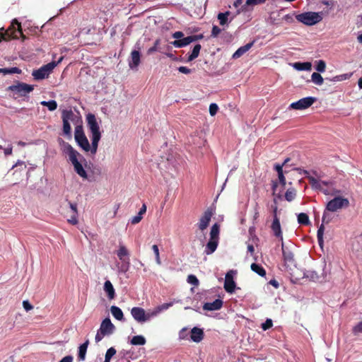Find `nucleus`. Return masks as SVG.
Wrapping results in <instances>:
<instances>
[{
	"instance_id": "49",
	"label": "nucleus",
	"mask_w": 362,
	"mask_h": 362,
	"mask_svg": "<svg viewBox=\"0 0 362 362\" xmlns=\"http://www.w3.org/2000/svg\"><path fill=\"white\" fill-rule=\"evenodd\" d=\"M116 349L114 347H110L107 350L105 358L110 360L111 358L116 354Z\"/></svg>"
},
{
	"instance_id": "7",
	"label": "nucleus",
	"mask_w": 362,
	"mask_h": 362,
	"mask_svg": "<svg viewBox=\"0 0 362 362\" xmlns=\"http://www.w3.org/2000/svg\"><path fill=\"white\" fill-rule=\"evenodd\" d=\"M298 21L306 25H313L320 22L322 19V16L316 12H305L298 14L296 16Z\"/></svg>"
},
{
	"instance_id": "26",
	"label": "nucleus",
	"mask_w": 362,
	"mask_h": 362,
	"mask_svg": "<svg viewBox=\"0 0 362 362\" xmlns=\"http://www.w3.org/2000/svg\"><path fill=\"white\" fill-rule=\"evenodd\" d=\"M32 75L36 80H42L49 76L48 74L42 66L37 70L33 71Z\"/></svg>"
},
{
	"instance_id": "14",
	"label": "nucleus",
	"mask_w": 362,
	"mask_h": 362,
	"mask_svg": "<svg viewBox=\"0 0 362 362\" xmlns=\"http://www.w3.org/2000/svg\"><path fill=\"white\" fill-rule=\"evenodd\" d=\"M213 216V211L211 209H207L200 217L197 226L201 231L207 228Z\"/></svg>"
},
{
	"instance_id": "11",
	"label": "nucleus",
	"mask_w": 362,
	"mask_h": 362,
	"mask_svg": "<svg viewBox=\"0 0 362 362\" xmlns=\"http://www.w3.org/2000/svg\"><path fill=\"white\" fill-rule=\"evenodd\" d=\"M74 137L78 145L85 151H91L92 146H90L89 141L86 136L81 126H77L75 128Z\"/></svg>"
},
{
	"instance_id": "61",
	"label": "nucleus",
	"mask_w": 362,
	"mask_h": 362,
	"mask_svg": "<svg viewBox=\"0 0 362 362\" xmlns=\"http://www.w3.org/2000/svg\"><path fill=\"white\" fill-rule=\"evenodd\" d=\"M274 206H272V207L273 209V216H274V218H279L277 216V209H278V208H277V206H276V200L274 199Z\"/></svg>"
},
{
	"instance_id": "40",
	"label": "nucleus",
	"mask_w": 362,
	"mask_h": 362,
	"mask_svg": "<svg viewBox=\"0 0 362 362\" xmlns=\"http://www.w3.org/2000/svg\"><path fill=\"white\" fill-rule=\"evenodd\" d=\"M229 14V11H226V13H219L218 14V19L219 20L220 24L221 25H224L227 23L228 16Z\"/></svg>"
},
{
	"instance_id": "33",
	"label": "nucleus",
	"mask_w": 362,
	"mask_h": 362,
	"mask_svg": "<svg viewBox=\"0 0 362 362\" xmlns=\"http://www.w3.org/2000/svg\"><path fill=\"white\" fill-rule=\"evenodd\" d=\"M282 252H283V257L285 262L286 263H293L294 262V255L293 254L289 251V250H285L284 249V246H282Z\"/></svg>"
},
{
	"instance_id": "27",
	"label": "nucleus",
	"mask_w": 362,
	"mask_h": 362,
	"mask_svg": "<svg viewBox=\"0 0 362 362\" xmlns=\"http://www.w3.org/2000/svg\"><path fill=\"white\" fill-rule=\"evenodd\" d=\"M293 67L298 71H310L312 69V64L310 62H296Z\"/></svg>"
},
{
	"instance_id": "54",
	"label": "nucleus",
	"mask_w": 362,
	"mask_h": 362,
	"mask_svg": "<svg viewBox=\"0 0 362 362\" xmlns=\"http://www.w3.org/2000/svg\"><path fill=\"white\" fill-rule=\"evenodd\" d=\"M23 306L26 311L31 310L33 308V306L29 303L28 300H23Z\"/></svg>"
},
{
	"instance_id": "44",
	"label": "nucleus",
	"mask_w": 362,
	"mask_h": 362,
	"mask_svg": "<svg viewBox=\"0 0 362 362\" xmlns=\"http://www.w3.org/2000/svg\"><path fill=\"white\" fill-rule=\"evenodd\" d=\"M352 332L354 335H358V334L362 333V320L352 328Z\"/></svg>"
},
{
	"instance_id": "48",
	"label": "nucleus",
	"mask_w": 362,
	"mask_h": 362,
	"mask_svg": "<svg viewBox=\"0 0 362 362\" xmlns=\"http://www.w3.org/2000/svg\"><path fill=\"white\" fill-rule=\"evenodd\" d=\"M267 0H246V5L247 6H255L258 4H264Z\"/></svg>"
},
{
	"instance_id": "3",
	"label": "nucleus",
	"mask_w": 362,
	"mask_h": 362,
	"mask_svg": "<svg viewBox=\"0 0 362 362\" xmlns=\"http://www.w3.org/2000/svg\"><path fill=\"white\" fill-rule=\"evenodd\" d=\"M308 179L313 189L321 191L325 195L333 196L341 193L340 190L332 187L333 186L332 181L320 180L313 176H308Z\"/></svg>"
},
{
	"instance_id": "34",
	"label": "nucleus",
	"mask_w": 362,
	"mask_h": 362,
	"mask_svg": "<svg viewBox=\"0 0 362 362\" xmlns=\"http://www.w3.org/2000/svg\"><path fill=\"white\" fill-rule=\"evenodd\" d=\"M298 222L304 226H308L310 223L309 217L305 213H300L298 215Z\"/></svg>"
},
{
	"instance_id": "52",
	"label": "nucleus",
	"mask_w": 362,
	"mask_h": 362,
	"mask_svg": "<svg viewBox=\"0 0 362 362\" xmlns=\"http://www.w3.org/2000/svg\"><path fill=\"white\" fill-rule=\"evenodd\" d=\"M346 78H347L346 74H344V75L336 76L332 79L329 78H326L325 79L329 80V81H339L345 80Z\"/></svg>"
},
{
	"instance_id": "21",
	"label": "nucleus",
	"mask_w": 362,
	"mask_h": 362,
	"mask_svg": "<svg viewBox=\"0 0 362 362\" xmlns=\"http://www.w3.org/2000/svg\"><path fill=\"white\" fill-rule=\"evenodd\" d=\"M194 42V39L192 38L191 35L186 37H183L180 40H176L171 42L175 47H183Z\"/></svg>"
},
{
	"instance_id": "22",
	"label": "nucleus",
	"mask_w": 362,
	"mask_h": 362,
	"mask_svg": "<svg viewBox=\"0 0 362 362\" xmlns=\"http://www.w3.org/2000/svg\"><path fill=\"white\" fill-rule=\"evenodd\" d=\"M218 240L216 239H209V241L207 243L206 245V248L204 252L206 255H211L214 252L218 247Z\"/></svg>"
},
{
	"instance_id": "53",
	"label": "nucleus",
	"mask_w": 362,
	"mask_h": 362,
	"mask_svg": "<svg viewBox=\"0 0 362 362\" xmlns=\"http://www.w3.org/2000/svg\"><path fill=\"white\" fill-rule=\"evenodd\" d=\"M173 303H163L158 307L157 309L159 311V313H161L162 311L168 309L170 306H172Z\"/></svg>"
},
{
	"instance_id": "28",
	"label": "nucleus",
	"mask_w": 362,
	"mask_h": 362,
	"mask_svg": "<svg viewBox=\"0 0 362 362\" xmlns=\"http://www.w3.org/2000/svg\"><path fill=\"white\" fill-rule=\"evenodd\" d=\"M250 268L252 272L257 274L260 276L264 277L266 276V270L262 265L256 263H252L250 266Z\"/></svg>"
},
{
	"instance_id": "59",
	"label": "nucleus",
	"mask_w": 362,
	"mask_h": 362,
	"mask_svg": "<svg viewBox=\"0 0 362 362\" xmlns=\"http://www.w3.org/2000/svg\"><path fill=\"white\" fill-rule=\"evenodd\" d=\"M183 36L184 33L181 31H177L173 34V37L177 40H180Z\"/></svg>"
},
{
	"instance_id": "8",
	"label": "nucleus",
	"mask_w": 362,
	"mask_h": 362,
	"mask_svg": "<svg viewBox=\"0 0 362 362\" xmlns=\"http://www.w3.org/2000/svg\"><path fill=\"white\" fill-rule=\"evenodd\" d=\"M115 329V325L112 323L110 318H105L100 324L99 330L98 331L95 339L96 342L101 341L105 336L110 335Z\"/></svg>"
},
{
	"instance_id": "64",
	"label": "nucleus",
	"mask_w": 362,
	"mask_h": 362,
	"mask_svg": "<svg viewBox=\"0 0 362 362\" xmlns=\"http://www.w3.org/2000/svg\"><path fill=\"white\" fill-rule=\"evenodd\" d=\"M73 357L71 356H66L64 357L59 362H72Z\"/></svg>"
},
{
	"instance_id": "13",
	"label": "nucleus",
	"mask_w": 362,
	"mask_h": 362,
	"mask_svg": "<svg viewBox=\"0 0 362 362\" xmlns=\"http://www.w3.org/2000/svg\"><path fill=\"white\" fill-rule=\"evenodd\" d=\"M315 101L316 98L314 97L303 98L296 102L292 103L290 105V108L293 110H304L310 107Z\"/></svg>"
},
{
	"instance_id": "58",
	"label": "nucleus",
	"mask_w": 362,
	"mask_h": 362,
	"mask_svg": "<svg viewBox=\"0 0 362 362\" xmlns=\"http://www.w3.org/2000/svg\"><path fill=\"white\" fill-rule=\"evenodd\" d=\"M284 166V164H275L274 165V169L278 173V175L281 173H283V167Z\"/></svg>"
},
{
	"instance_id": "36",
	"label": "nucleus",
	"mask_w": 362,
	"mask_h": 362,
	"mask_svg": "<svg viewBox=\"0 0 362 362\" xmlns=\"http://www.w3.org/2000/svg\"><path fill=\"white\" fill-rule=\"evenodd\" d=\"M311 80L315 84L318 86H321L324 82L322 76L317 72L313 73L311 75Z\"/></svg>"
},
{
	"instance_id": "45",
	"label": "nucleus",
	"mask_w": 362,
	"mask_h": 362,
	"mask_svg": "<svg viewBox=\"0 0 362 362\" xmlns=\"http://www.w3.org/2000/svg\"><path fill=\"white\" fill-rule=\"evenodd\" d=\"M152 250L155 254V256H156V262L158 264H161V261H160V255H159V249H158V245H153L152 246Z\"/></svg>"
},
{
	"instance_id": "23",
	"label": "nucleus",
	"mask_w": 362,
	"mask_h": 362,
	"mask_svg": "<svg viewBox=\"0 0 362 362\" xmlns=\"http://www.w3.org/2000/svg\"><path fill=\"white\" fill-rule=\"evenodd\" d=\"M104 291L107 293V296L110 300L114 299L115 297V288L110 282V281L107 280L104 284Z\"/></svg>"
},
{
	"instance_id": "15",
	"label": "nucleus",
	"mask_w": 362,
	"mask_h": 362,
	"mask_svg": "<svg viewBox=\"0 0 362 362\" xmlns=\"http://www.w3.org/2000/svg\"><path fill=\"white\" fill-rule=\"evenodd\" d=\"M141 62V54L138 50H132L129 59V66L131 69H136Z\"/></svg>"
},
{
	"instance_id": "31",
	"label": "nucleus",
	"mask_w": 362,
	"mask_h": 362,
	"mask_svg": "<svg viewBox=\"0 0 362 362\" xmlns=\"http://www.w3.org/2000/svg\"><path fill=\"white\" fill-rule=\"evenodd\" d=\"M201 48L202 46L199 44H197L196 45H194L192 51V53L189 55L187 58V62H192L196 58H197L199 54Z\"/></svg>"
},
{
	"instance_id": "5",
	"label": "nucleus",
	"mask_w": 362,
	"mask_h": 362,
	"mask_svg": "<svg viewBox=\"0 0 362 362\" xmlns=\"http://www.w3.org/2000/svg\"><path fill=\"white\" fill-rule=\"evenodd\" d=\"M66 202L60 206L61 214L66 218L68 223L76 225L78 222L77 204L72 203L68 199H66Z\"/></svg>"
},
{
	"instance_id": "24",
	"label": "nucleus",
	"mask_w": 362,
	"mask_h": 362,
	"mask_svg": "<svg viewBox=\"0 0 362 362\" xmlns=\"http://www.w3.org/2000/svg\"><path fill=\"white\" fill-rule=\"evenodd\" d=\"M253 45V42H249L245 45L240 47L238 48L233 54V59H238L243 55L246 52H247Z\"/></svg>"
},
{
	"instance_id": "6",
	"label": "nucleus",
	"mask_w": 362,
	"mask_h": 362,
	"mask_svg": "<svg viewBox=\"0 0 362 362\" xmlns=\"http://www.w3.org/2000/svg\"><path fill=\"white\" fill-rule=\"evenodd\" d=\"M34 90V86L30 85L23 82L16 81L14 84L9 86L7 91H11L13 93V96L16 98L27 97Z\"/></svg>"
},
{
	"instance_id": "39",
	"label": "nucleus",
	"mask_w": 362,
	"mask_h": 362,
	"mask_svg": "<svg viewBox=\"0 0 362 362\" xmlns=\"http://www.w3.org/2000/svg\"><path fill=\"white\" fill-rule=\"evenodd\" d=\"M325 227L323 223L320 225L317 232V241L319 245L322 247L323 244V234H324Z\"/></svg>"
},
{
	"instance_id": "43",
	"label": "nucleus",
	"mask_w": 362,
	"mask_h": 362,
	"mask_svg": "<svg viewBox=\"0 0 362 362\" xmlns=\"http://www.w3.org/2000/svg\"><path fill=\"white\" fill-rule=\"evenodd\" d=\"M326 69V63L323 60H319L317 62L316 70L319 72H324Z\"/></svg>"
},
{
	"instance_id": "9",
	"label": "nucleus",
	"mask_w": 362,
	"mask_h": 362,
	"mask_svg": "<svg viewBox=\"0 0 362 362\" xmlns=\"http://www.w3.org/2000/svg\"><path fill=\"white\" fill-rule=\"evenodd\" d=\"M349 206V201L347 198L338 196L327 202L326 210L330 212H336L339 209L347 208Z\"/></svg>"
},
{
	"instance_id": "25",
	"label": "nucleus",
	"mask_w": 362,
	"mask_h": 362,
	"mask_svg": "<svg viewBox=\"0 0 362 362\" xmlns=\"http://www.w3.org/2000/svg\"><path fill=\"white\" fill-rule=\"evenodd\" d=\"M88 344H89V340L87 339L83 344H82L79 346L78 353V361H84L85 360Z\"/></svg>"
},
{
	"instance_id": "50",
	"label": "nucleus",
	"mask_w": 362,
	"mask_h": 362,
	"mask_svg": "<svg viewBox=\"0 0 362 362\" xmlns=\"http://www.w3.org/2000/svg\"><path fill=\"white\" fill-rule=\"evenodd\" d=\"M218 110V107L216 103H211L209 106V112L211 116H214L216 114Z\"/></svg>"
},
{
	"instance_id": "2",
	"label": "nucleus",
	"mask_w": 362,
	"mask_h": 362,
	"mask_svg": "<svg viewBox=\"0 0 362 362\" xmlns=\"http://www.w3.org/2000/svg\"><path fill=\"white\" fill-rule=\"evenodd\" d=\"M87 126L91 133L92 148L91 153L95 154L97 152L99 141L101 138L100 127L97 122L95 115L89 113L86 116Z\"/></svg>"
},
{
	"instance_id": "12",
	"label": "nucleus",
	"mask_w": 362,
	"mask_h": 362,
	"mask_svg": "<svg viewBox=\"0 0 362 362\" xmlns=\"http://www.w3.org/2000/svg\"><path fill=\"white\" fill-rule=\"evenodd\" d=\"M74 114L72 110H64L62 112V121H63V132L69 138L71 137V128L69 124V120H73Z\"/></svg>"
},
{
	"instance_id": "37",
	"label": "nucleus",
	"mask_w": 362,
	"mask_h": 362,
	"mask_svg": "<svg viewBox=\"0 0 362 362\" xmlns=\"http://www.w3.org/2000/svg\"><path fill=\"white\" fill-rule=\"evenodd\" d=\"M40 104L42 105V106H45L48 108L49 110L50 111H54L57 109V103L55 100H49V101H42L40 103Z\"/></svg>"
},
{
	"instance_id": "51",
	"label": "nucleus",
	"mask_w": 362,
	"mask_h": 362,
	"mask_svg": "<svg viewBox=\"0 0 362 362\" xmlns=\"http://www.w3.org/2000/svg\"><path fill=\"white\" fill-rule=\"evenodd\" d=\"M221 28H219L217 25H214L212 27L211 36L213 37H216L221 33Z\"/></svg>"
},
{
	"instance_id": "63",
	"label": "nucleus",
	"mask_w": 362,
	"mask_h": 362,
	"mask_svg": "<svg viewBox=\"0 0 362 362\" xmlns=\"http://www.w3.org/2000/svg\"><path fill=\"white\" fill-rule=\"evenodd\" d=\"M146 211V206L145 204H144L141 206V208L140 209L138 214L140 215L141 216H142Z\"/></svg>"
},
{
	"instance_id": "18",
	"label": "nucleus",
	"mask_w": 362,
	"mask_h": 362,
	"mask_svg": "<svg viewBox=\"0 0 362 362\" xmlns=\"http://www.w3.org/2000/svg\"><path fill=\"white\" fill-rule=\"evenodd\" d=\"M235 288V283L233 281V276L228 272L226 275L225 282H224V289L228 293H233Z\"/></svg>"
},
{
	"instance_id": "47",
	"label": "nucleus",
	"mask_w": 362,
	"mask_h": 362,
	"mask_svg": "<svg viewBox=\"0 0 362 362\" xmlns=\"http://www.w3.org/2000/svg\"><path fill=\"white\" fill-rule=\"evenodd\" d=\"M273 326V322L271 319H267L266 321L262 324V328L266 331Z\"/></svg>"
},
{
	"instance_id": "62",
	"label": "nucleus",
	"mask_w": 362,
	"mask_h": 362,
	"mask_svg": "<svg viewBox=\"0 0 362 362\" xmlns=\"http://www.w3.org/2000/svg\"><path fill=\"white\" fill-rule=\"evenodd\" d=\"M4 149V154L6 156H10L12 154V151H13V148L12 146H8L6 148H3Z\"/></svg>"
},
{
	"instance_id": "42",
	"label": "nucleus",
	"mask_w": 362,
	"mask_h": 362,
	"mask_svg": "<svg viewBox=\"0 0 362 362\" xmlns=\"http://www.w3.org/2000/svg\"><path fill=\"white\" fill-rule=\"evenodd\" d=\"M160 44V39H157L155 42H154V45L153 47H150L148 50H147V54H153V52H157L159 50L158 49V47Z\"/></svg>"
},
{
	"instance_id": "41",
	"label": "nucleus",
	"mask_w": 362,
	"mask_h": 362,
	"mask_svg": "<svg viewBox=\"0 0 362 362\" xmlns=\"http://www.w3.org/2000/svg\"><path fill=\"white\" fill-rule=\"evenodd\" d=\"M187 281L189 284H192L194 286H198L199 284V279L197 278L195 275L193 274H189L187 276Z\"/></svg>"
},
{
	"instance_id": "30",
	"label": "nucleus",
	"mask_w": 362,
	"mask_h": 362,
	"mask_svg": "<svg viewBox=\"0 0 362 362\" xmlns=\"http://www.w3.org/2000/svg\"><path fill=\"white\" fill-rule=\"evenodd\" d=\"M131 344L134 346H141L146 343L145 337L142 335L134 336L130 341Z\"/></svg>"
},
{
	"instance_id": "4",
	"label": "nucleus",
	"mask_w": 362,
	"mask_h": 362,
	"mask_svg": "<svg viewBox=\"0 0 362 362\" xmlns=\"http://www.w3.org/2000/svg\"><path fill=\"white\" fill-rule=\"evenodd\" d=\"M18 35L22 37L23 41L26 38L23 33L21 23L16 19H14L7 30H4L3 28L0 29V42L8 41L12 38L16 39L18 37Z\"/></svg>"
},
{
	"instance_id": "19",
	"label": "nucleus",
	"mask_w": 362,
	"mask_h": 362,
	"mask_svg": "<svg viewBox=\"0 0 362 362\" xmlns=\"http://www.w3.org/2000/svg\"><path fill=\"white\" fill-rule=\"evenodd\" d=\"M223 305V301L221 299H216L212 303H205L203 305V309L205 310H218L221 308Z\"/></svg>"
},
{
	"instance_id": "46",
	"label": "nucleus",
	"mask_w": 362,
	"mask_h": 362,
	"mask_svg": "<svg viewBox=\"0 0 362 362\" xmlns=\"http://www.w3.org/2000/svg\"><path fill=\"white\" fill-rule=\"evenodd\" d=\"M6 74H21L22 71L18 67L6 68Z\"/></svg>"
},
{
	"instance_id": "35",
	"label": "nucleus",
	"mask_w": 362,
	"mask_h": 362,
	"mask_svg": "<svg viewBox=\"0 0 362 362\" xmlns=\"http://www.w3.org/2000/svg\"><path fill=\"white\" fill-rule=\"evenodd\" d=\"M62 57L59 59L58 62H49L44 66H42V68L45 69L46 72L49 75V74L52 72V71L54 69L55 66H57V64L62 60Z\"/></svg>"
},
{
	"instance_id": "29",
	"label": "nucleus",
	"mask_w": 362,
	"mask_h": 362,
	"mask_svg": "<svg viewBox=\"0 0 362 362\" xmlns=\"http://www.w3.org/2000/svg\"><path fill=\"white\" fill-rule=\"evenodd\" d=\"M110 311L114 317L118 320H124V315L122 310L115 305H112L110 308Z\"/></svg>"
},
{
	"instance_id": "57",
	"label": "nucleus",
	"mask_w": 362,
	"mask_h": 362,
	"mask_svg": "<svg viewBox=\"0 0 362 362\" xmlns=\"http://www.w3.org/2000/svg\"><path fill=\"white\" fill-rule=\"evenodd\" d=\"M278 177H279V182L281 183V185L284 187L286 185V178L284 175V173H279L278 175Z\"/></svg>"
},
{
	"instance_id": "17",
	"label": "nucleus",
	"mask_w": 362,
	"mask_h": 362,
	"mask_svg": "<svg viewBox=\"0 0 362 362\" xmlns=\"http://www.w3.org/2000/svg\"><path fill=\"white\" fill-rule=\"evenodd\" d=\"M271 229L274 235L283 241V235L279 218H275L273 219L272 223L271 225Z\"/></svg>"
},
{
	"instance_id": "56",
	"label": "nucleus",
	"mask_w": 362,
	"mask_h": 362,
	"mask_svg": "<svg viewBox=\"0 0 362 362\" xmlns=\"http://www.w3.org/2000/svg\"><path fill=\"white\" fill-rule=\"evenodd\" d=\"M178 71L180 73L185 74H189L192 72V70L186 66H180L178 68Z\"/></svg>"
},
{
	"instance_id": "1",
	"label": "nucleus",
	"mask_w": 362,
	"mask_h": 362,
	"mask_svg": "<svg viewBox=\"0 0 362 362\" xmlns=\"http://www.w3.org/2000/svg\"><path fill=\"white\" fill-rule=\"evenodd\" d=\"M59 146L63 153L69 157V160L74 165V170L81 177L86 179L88 175L81 163L78 161L77 156L80 154L69 143L62 139L59 140Z\"/></svg>"
},
{
	"instance_id": "55",
	"label": "nucleus",
	"mask_w": 362,
	"mask_h": 362,
	"mask_svg": "<svg viewBox=\"0 0 362 362\" xmlns=\"http://www.w3.org/2000/svg\"><path fill=\"white\" fill-rule=\"evenodd\" d=\"M141 219H142V216L137 214L136 216L132 217V218L131 219V223L134 224V225L137 224L141 221Z\"/></svg>"
},
{
	"instance_id": "60",
	"label": "nucleus",
	"mask_w": 362,
	"mask_h": 362,
	"mask_svg": "<svg viewBox=\"0 0 362 362\" xmlns=\"http://www.w3.org/2000/svg\"><path fill=\"white\" fill-rule=\"evenodd\" d=\"M283 19L289 23H291L293 22V15H291V14H287V15L284 16Z\"/></svg>"
},
{
	"instance_id": "32",
	"label": "nucleus",
	"mask_w": 362,
	"mask_h": 362,
	"mask_svg": "<svg viewBox=\"0 0 362 362\" xmlns=\"http://www.w3.org/2000/svg\"><path fill=\"white\" fill-rule=\"evenodd\" d=\"M219 232H220V226L218 223H214L210 231V238L211 239H219Z\"/></svg>"
},
{
	"instance_id": "10",
	"label": "nucleus",
	"mask_w": 362,
	"mask_h": 362,
	"mask_svg": "<svg viewBox=\"0 0 362 362\" xmlns=\"http://www.w3.org/2000/svg\"><path fill=\"white\" fill-rule=\"evenodd\" d=\"M118 258L122 262V264L119 267V272L126 273L130 267L129 253L127 249L124 245H119L117 252Z\"/></svg>"
},
{
	"instance_id": "16",
	"label": "nucleus",
	"mask_w": 362,
	"mask_h": 362,
	"mask_svg": "<svg viewBox=\"0 0 362 362\" xmlns=\"http://www.w3.org/2000/svg\"><path fill=\"white\" fill-rule=\"evenodd\" d=\"M134 319L139 323L145 322V310L142 308L134 307L131 310Z\"/></svg>"
},
{
	"instance_id": "38",
	"label": "nucleus",
	"mask_w": 362,
	"mask_h": 362,
	"mask_svg": "<svg viewBox=\"0 0 362 362\" xmlns=\"http://www.w3.org/2000/svg\"><path fill=\"white\" fill-rule=\"evenodd\" d=\"M296 196V191L294 188H289L285 193V199L288 202L293 201Z\"/></svg>"
},
{
	"instance_id": "20",
	"label": "nucleus",
	"mask_w": 362,
	"mask_h": 362,
	"mask_svg": "<svg viewBox=\"0 0 362 362\" xmlns=\"http://www.w3.org/2000/svg\"><path fill=\"white\" fill-rule=\"evenodd\" d=\"M204 332L202 329L194 327L191 330V339L194 342H200L204 338Z\"/></svg>"
}]
</instances>
